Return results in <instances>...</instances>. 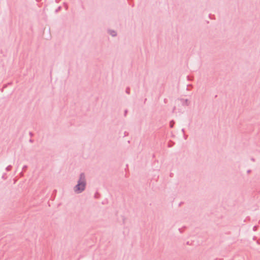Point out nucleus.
I'll return each instance as SVG.
<instances>
[{
  "label": "nucleus",
  "mask_w": 260,
  "mask_h": 260,
  "mask_svg": "<svg viewBox=\"0 0 260 260\" xmlns=\"http://www.w3.org/2000/svg\"><path fill=\"white\" fill-rule=\"evenodd\" d=\"M27 166H26V165H24V166L23 167V168H22V170H23V171H26V170L27 169Z\"/></svg>",
  "instance_id": "f8f14e48"
},
{
  "label": "nucleus",
  "mask_w": 260,
  "mask_h": 260,
  "mask_svg": "<svg viewBox=\"0 0 260 260\" xmlns=\"http://www.w3.org/2000/svg\"><path fill=\"white\" fill-rule=\"evenodd\" d=\"M187 86L189 87V88H190V87H191L192 86L191 85H188Z\"/></svg>",
  "instance_id": "b1692460"
},
{
  "label": "nucleus",
  "mask_w": 260,
  "mask_h": 260,
  "mask_svg": "<svg viewBox=\"0 0 260 260\" xmlns=\"http://www.w3.org/2000/svg\"><path fill=\"white\" fill-rule=\"evenodd\" d=\"M187 86L189 87V88H190V87H191L192 86L191 85H188Z\"/></svg>",
  "instance_id": "5701e85b"
},
{
  "label": "nucleus",
  "mask_w": 260,
  "mask_h": 260,
  "mask_svg": "<svg viewBox=\"0 0 260 260\" xmlns=\"http://www.w3.org/2000/svg\"><path fill=\"white\" fill-rule=\"evenodd\" d=\"M184 138L185 140H186L187 138V136L184 134Z\"/></svg>",
  "instance_id": "f3484780"
},
{
  "label": "nucleus",
  "mask_w": 260,
  "mask_h": 260,
  "mask_svg": "<svg viewBox=\"0 0 260 260\" xmlns=\"http://www.w3.org/2000/svg\"><path fill=\"white\" fill-rule=\"evenodd\" d=\"M174 144V143L172 141H170L169 144H168V147H172Z\"/></svg>",
  "instance_id": "0eeeda50"
},
{
  "label": "nucleus",
  "mask_w": 260,
  "mask_h": 260,
  "mask_svg": "<svg viewBox=\"0 0 260 260\" xmlns=\"http://www.w3.org/2000/svg\"><path fill=\"white\" fill-rule=\"evenodd\" d=\"M7 178V177H5V174H3L2 177V179H6Z\"/></svg>",
  "instance_id": "4468645a"
},
{
  "label": "nucleus",
  "mask_w": 260,
  "mask_h": 260,
  "mask_svg": "<svg viewBox=\"0 0 260 260\" xmlns=\"http://www.w3.org/2000/svg\"><path fill=\"white\" fill-rule=\"evenodd\" d=\"M108 32L112 37H116L117 36V32L114 30L110 29L109 30Z\"/></svg>",
  "instance_id": "f03ea898"
},
{
  "label": "nucleus",
  "mask_w": 260,
  "mask_h": 260,
  "mask_svg": "<svg viewBox=\"0 0 260 260\" xmlns=\"http://www.w3.org/2000/svg\"><path fill=\"white\" fill-rule=\"evenodd\" d=\"M61 9V6H59L55 11V12L56 13H58L59 11H60Z\"/></svg>",
  "instance_id": "6e6552de"
},
{
  "label": "nucleus",
  "mask_w": 260,
  "mask_h": 260,
  "mask_svg": "<svg viewBox=\"0 0 260 260\" xmlns=\"http://www.w3.org/2000/svg\"><path fill=\"white\" fill-rule=\"evenodd\" d=\"M86 182L85 180H78L77 184L74 187V191L76 193H80L85 189Z\"/></svg>",
  "instance_id": "f257e3e1"
},
{
  "label": "nucleus",
  "mask_w": 260,
  "mask_h": 260,
  "mask_svg": "<svg viewBox=\"0 0 260 260\" xmlns=\"http://www.w3.org/2000/svg\"><path fill=\"white\" fill-rule=\"evenodd\" d=\"M30 143H32L34 142V140L32 139H30L29 141Z\"/></svg>",
  "instance_id": "aec40b11"
},
{
  "label": "nucleus",
  "mask_w": 260,
  "mask_h": 260,
  "mask_svg": "<svg viewBox=\"0 0 260 260\" xmlns=\"http://www.w3.org/2000/svg\"><path fill=\"white\" fill-rule=\"evenodd\" d=\"M127 135H128V133H127V132H124V136H127Z\"/></svg>",
  "instance_id": "6ab92c4d"
},
{
  "label": "nucleus",
  "mask_w": 260,
  "mask_h": 260,
  "mask_svg": "<svg viewBox=\"0 0 260 260\" xmlns=\"http://www.w3.org/2000/svg\"><path fill=\"white\" fill-rule=\"evenodd\" d=\"M256 229H257V226H253V231H256Z\"/></svg>",
  "instance_id": "dca6fc26"
},
{
  "label": "nucleus",
  "mask_w": 260,
  "mask_h": 260,
  "mask_svg": "<svg viewBox=\"0 0 260 260\" xmlns=\"http://www.w3.org/2000/svg\"><path fill=\"white\" fill-rule=\"evenodd\" d=\"M12 168V166L11 165H9L6 168V171H9L11 170Z\"/></svg>",
  "instance_id": "1a4fd4ad"
},
{
  "label": "nucleus",
  "mask_w": 260,
  "mask_h": 260,
  "mask_svg": "<svg viewBox=\"0 0 260 260\" xmlns=\"http://www.w3.org/2000/svg\"><path fill=\"white\" fill-rule=\"evenodd\" d=\"M60 0H55V2L56 3H59V2L60 1Z\"/></svg>",
  "instance_id": "4be33fe9"
},
{
  "label": "nucleus",
  "mask_w": 260,
  "mask_h": 260,
  "mask_svg": "<svg viewBox=\"0 0 260 260\" xmlns=\"http://www.w3.org/2000/svg\"><path fill=\"white\" fill-rule=\"evenodd\" d=\"M187 79H188V80H192V77L191 78V77H190L189 76H188L187 77Z\"/></svg>",
  "instance_id": "2eb2a0df"
},
{
  "label": "nucleus",
  "mask_w": 260,
  "mask_h": 260,
  "mask_svg": "<svg viewBox=\"0 0 260 260\" xmlns=\"http://www.w3.org/2000/svg\"><path fill=\"white\" fill-rule=\"evenodd\" d=\"M37 1L39 2L40 0H36Z\"/></svg>",
  "instance_id": "bb28decb"
},
{
  "label": "nucleus",
  "mask_w": 260,
  "mask_h": 260,
  "mask_svg": "<svg viewBox=\"0 0 260 260\" xmlns=\"http://www.w3.org/2000/svg\"><path fill=\"white\" fill-rule=\"evenodd\" d=\"M175 124V121L174 120H172L170 122V126L171 128H172Z\"/></svg>",
  "instance_id": "423d86ee"
},
{
  "label": "nucleus",
  "mask_w": 260,
  "mask_h": 260,
  "mask_svg": "<svg viewBox=\"0 0 260 260\" xmlns=\"http://www.w3.org/2000/svg\"><path fill=\"white\" fill-rule=\"evenodd\" d=\"M181 131L182 132V133L184 134V128H182Z\"/></svg>",
  "instance_id": "412c9836"
},
{
  "label": "nucleus",
  "mask_w": 260,
  "mask_h": 260,
  "mask_svg": "<svg viewBox=\"0 0 260 260\" xmlns=\"http://www.w3.org/2000/svg\"><path fill=\"white\" fill-rule=\"evenodd\" d=\"M85 175L84 173H81L80 174L79 178V179H85Z\"/></svg>",
  "instance_id": "7ed1b4c3"
},
{
  "label": "nucleus",
  "mask_w": 260,
  "mask_h": 260,
  "mask_svg": "<svg viewBox=\"0 0 260 260\" xmlns=\"http://www.w3.org/2000/svg\"><path fill=\"white\" fill-rule=\"evenodd\" d=\"M183 106H188V100L186 99L184 100V102L182 103Z\"/></svg>",
  "instance_id": "20e7f679"
},
{
  "label": "nucleus",
  "mask_w": 260,
  "mask_h": 260,
  "mask_svg": "<svg viewBox=\"0 0 260 260\" xmlns=\"http://www.w3.org/2000/svg\"><path fill=\"white\" fill-rule=\"evenodd\" d=\"M125 92L126 93L129 94L130 93V88L129 87H127L126 88Z\"/></svg>",
  "instance_id": "9b49d317"
},
{
  "label": "nucleus",
  "mask_w": 260,
  "mask_h": 260,
  "mask_svg": "<svg viewBox=\"0 0 260 260\" xmlns=\"http://www.w3.org/2000/svg\"><path fill=\"white\" fill-rule=\"evenodd\" d=\"M175 107L174 108L173 111L175 110Z\"/></svg>",
  "instance_id": "a878e982"
},
{
  "label": "nucleus",
  "mask_w": 260,
  "mask_h": 260,
  "mask_svg": "<svg viewBox=\"0 0 260 260\" xmlns=\"http://www.w3.org/2000/svg\"><path fill=\"white\" fill-rule=\"evenodd\" d=\"M127 113V110H125L124 111V116H126Z\"/></svg>",
  "instance_id": "ddd939ff"
},
{
  "label": "nucleus",
  "mask_w": 260,
  "mask_h": 260,
  "mask_svg": "<svg viewBox=\"0 0 260 260\" xmlns=\"http://www.w3.org/2000/svg\"><path fill=\"white\" fill-rule=\"evenodd\" d=\"M29 135H30L31 137H32V136H33V134H32V132H29Z\"/></svg>",
  "instance_id": "a211bd4d"
},
{
  "label": "nucleus",
  "mask_w": 260,
  "mask_h": 260,
  "mask_svg": "<svg viewBox=\"0 0 260 260\" xmlns=\"http://www.w3.org/2000/svg\"><path fill=\"white\" fill-rule=\"evenodd\" d=\"M63 6L66 10L68 9V5L66 3H63Z\"/></svg>",
  "instance_id": "9d476101"
},
{
  "label": "nucleus",
  "mask_w": 260,
  "mask_h": 260,
  "mask_svg": "<svg viewBox=\"0 0 260 260\" xmlns=\"http://www.w3.org/2000/svg\"><path fill=\"white\" fill-rule=\"evenodd\" d=\"M250 172H251V170H248V171H247V173H250Z\"/></svg>",
  "instance_id": "393cba45"
},
{
  "label": "nucleus",
  "mask_w": 260,
  "mask_h": 260,
  "mask_svg": "<svg viewBox=\"0 0 260 260\" xmlns=\"http://www.w3.org/2000/svg\"><path fill=\"white\" fill-rule=\"evenodd\" d=\"M185 228H186V227L184 226L182 228L179 229L178 230H179V231L180 232V233H182L184 232V231L185 229Z\"/></svg>",
  "instance_id": "39448f33"
}]
</instances>
